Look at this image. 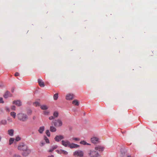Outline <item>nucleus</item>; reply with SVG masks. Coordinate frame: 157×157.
<instances>
[{"label": "nucleus", "mask_w": 157, "mask_h": 157, "mask_svg": "<svg viewBox=\"0 0 157 157\" xmlns=\"http://www.w3.org/2000/svg\"><path fill=\"white\" fill-rule=\"evenodd\" d=\"M17 117L18 119L22 122H25L28 119V116L25 113H19L17 114Z\"/></svg>", "instance_id": "1"}, {"label": "nucleus", "mask_w": 157, "mask_h": 157, "mask_svg": "<svg viewBox=\"0 0 157 157\" xmlns=\"http://www.w3.org/2000/svg\"><path fill=\"white\" fill-rule=\"evenodd\" d=\"M88 154L90 157H98L99 156L98 152L93 149L89 150Z\"/></svg>", "instance_id": "2"}, {"label": "nucleus", "mask_w": 157, "mask_h": 157, "mask_svg": "<svg viewBox=\"0 0 157 157\" xmlns=\"http://www.w3.org/2000/svg\"><path fill=\"white\" fill-rule=\"evenodd\" d=\"M51 124L56 127H60L62 125L63 122L60 119H58L52 121Z\"/></svg>", "instance_id": "3"}, {"label": "nucleus", "mask_w": 157, "mask_h": 157, "mask_svg": "<svg viewBox=\"0 0 157 157\" xmlns=\"http://www.w3.org/2000/svg\"><path fill=\"white\" fill-rule=\"evenodd\" d=\"M28 147L24 143H20L17 146V148L18 150L23 151L26 149Z\"/></svg>", "instance_id": "4"}, {"label": "nucleus", "mask_w": 157, "mask_h": 157, "mask_svg": "<svg viewBox=\"0 0 157 157\" xmlns=\"http://www.w3.org/2000/svg\"><path fill=\"white\" fill-rule=\"evenodd\" d=\"M74 155L78 156L79 157H84V153L81 151L78 150L74 152Z\"/></svg>", "instance_id": "5"}, {"label": "nucleus", "mask_w": 157, "mask_h": 157, "mask_svg": "<svg viewBox=\"0 0 157 157\" xmlns=\"http://www.w3.org/2000/svg\"><path fill=\"white\" fill-rule=\"evenodd\" d=\"M22 155L23 156H26L31 152V150L28 148V147L26 149L22 151Z\"/></svg>", "instance_id": "6"}, {"label": "nucleus", "mask_w": 157, "mask_h": 157, "mask_svg": "<svg viewBox=\"0 0 157 157\" xmlns=\"http://www.w3.org/2000/svg\"><path fill=\"white\" fill-rule=\"evenodd\" d=\"M70 143V142L67 140H62L61 141V144L65 147H69Z\"/></svg>", "instance_id": "7"}, {"label": "nucleus", "mask_w": 157, "mask_h": 157, "mask_svg": "<svg viewBox=\"0 0 157 157\" xmlns=\"http://www.w3.org/2000/svg\"><path fill=\"white\" fill-rule=\"evenodd\" d=\"M64 139V136L63 135H57L54 138L55 141L56 142H59L61 140Z\"/></svg>", "instance_id": "8"}, {"label": "nucleus", "mask_w": 157, "mask_h": 157, "mask_svg": "<svg viewBox=\"0 0 157 157\" xmlns=\"http://www.w3.org/2000/svg\"><path fill=\"white\" fill-rule=\"evenodd\" d=\"M74 98V95L72 94H67L66 96V98L67 100H71Z\"/></svg>", "instance_id": "9"}, {"label": "nucleus", "mask_w": 157, "mask_h": 157, "mask_svg": "<svg viewBox=\"0 0 157 157\" xmlns=\"http://www.w3.org/2000/svg\"><path fill=\"white\" fill-rule=\"evenodd\" d=\"M12 96V95L10 94V92L8 91H6L3 95V97L6 98L9 97H11Z\"/></svg>", "instance_id": "10"}, {"label": "nucleus", "mask_w": 157, "mask_h": 157, "mask_svg": "<svg viewBox=\"0 0 157 157\" xmlns=\"http://www.w3.org/2000/svg\"><path fill=\"white\" fill-rule=\"evenodd\" d=\"M79 147V146L78 144H74L73 143H70L69 147H70L71 148H76Z\"/></svg>", "instance_id": "11"}, {"label": "nucleus", "mask_w": 157, "mask_h": 157, "mask_svg": "<svg viewBox=\"0 0 157 157\" xmlns=\"http://www.w3.org/2000/svg\"><path fill=\"white\" fill-rule=\"evenodd\" d=\"M91 140L92 143L96 144L98 142V139L95 137H93L91 138Z\"/></svg>", "instance_id": "12"}, {"label": "nucleus", "mask_w": 157, "mask_h": 157, "mask_svg": "<svg viewBox=\"0 0 157 157\" xmlns=\"http://www.w3.org/2000/svg\"><path fill=\"white\" fill-rule=\"evenodd\" d=\"M104 150V148L100 146H98L95 147V150L99 151H102Z\"/></svg>", "instance_id": "13"}, {"label": "nucleus", "mask_w": 157, "mask_h": 157, "mask_svg": "<svg viewBox=\"0 0 157 157\" xmlns=\"http://www.w3.org/2000/svg\"><path fill=\"white\" fill-rule=\"evenodd\" d=\"M38 82L39 83V86L41 87H44V82L40 79H38Z\"/></svg>", "instance_id": "14"}, {"label": "nucleus", "mask_w": 157, "mask_h": 157, "mask_svg": "<svg viewBox=\"0 0 157 157\" xmlns=\"http://www.w3.org/2000/svg\"><path fill=\"white\" fill-rule=\"evenodd\" d=\"M13 103L15 104L16 105L18 106H20L21 105V103L19 100L14 101L13 102Z\"/></svg>", "instance_id": "15"}, {"label": "nucleus", "mask_w": 157, "mask_h": 157, "mask_svg": "<svg viewBox=\"0 0 157 157\" xmlns=\"http://www.w3.org/2000/svg\"><path fill=\"white\" fill-rule=\"evenodd\" d=\"M44 128H45L44 126H43L40 127L38 131L40 134H42L44 131Z\"/></svg>", "instance_id": "16"}, {"label": "nucleus", "mask_w": 157, "mask_h": 157, "mask_svg": "<svg viewBox=\"0 0 157 157\" xmlns=\"http://www.w3.org/2000/svg\"><path fill=\"white\" fill-rule=\"evenodd\" d=\"M72 104L75 106H78L79 105V102L77 100H74L72 102Z\"/></svg>", "instance_id": "17"}, {"label": "nucleus", "mask_w": 157, "mask_h": 157, "mask_svg": "<svg viewBox=\"0 0 157 157\" xmlns=\"http://www.w3.org/2000/svg\"><path fill=\"white\" fill-rule=\"evenodd\" d=\"M14 130L13 129H10L8 131V134L10 136H13V135Z\"/></svg>", "instance_id": "18"}, {"label": "nucleus", "mask_w": 157, "mask_h": 157, "mask_svg": "<svg viewBox=\"0 0 157 157\" xmlns=\"http://www.w3.org/2000/svg\"><path fill=\"white\" fill-rule=\"evenodd\" d=\"M50 130L52 132H55L56 131V129L55 127L52 126L50 127Z\"/></svg>", "instance_id": "19"}, {"label": "nucleus", "mask_w": 157, "mask_h": 157, "mask_svg": "<svg viewBox=\"0 0 157 157\" xmlns=\"http://www.w3.org/2000/svg\"><path fill=\"white\" fill-rule=\"evenodd\" d=\"M13 142H15V139L13 138H10L9 140V145H11Z\"/></svg>", "instance_id": "20"}, {"label": "nucleus", "mask_w": 157, "mask_h": 157, "mask_svg": "<svg viewBox=\"0 0 157 157\" xmlns=\"http://www.w3.org/2000/svg\"><path fill=\"white\" fill-rule=\"evenodd\" d=\"M57 147L58 146L57 145H55L52 146V148L49 150V151L50 152H52L54 150L57 148Z\"/></svg>", "instance_id": "21"}, {"label": "nucleus", "mask_w": 157, "mask_h": 157, "mask_svg": "<svg viewBox=\"0 0 157 157\" xmlns=\"http://www.w3.org/2000/svg\"><path fill=\"white\" fill-rule=\"evenodd\" d=\"M40 107L41 109L44 110H47L48 108L47 105H40Z\"/></svg>", "instance_id": "22"}, {"label": "nucleus", "mask_w": 157, "mask_h": 157, "mask_svg": "<svg viewBox=\"0 0 157 157\" xmlns=\"http://www.w3.org/2000/svg\"><path fill=\"white\" fill-rule=\"evenodd\" d=\"M59 116V113L57 111H55L53 113V116L55 118H56Z\"/></svg>", "instance_id": "23"}, {"label": "nucleus", "mask_w": 157, "mask_h": 157, "mask_svg": "<svg viewBox=\"0 0 157 157\" xmlns=\"http://www.w3.org/2000/svg\"><path fill=\"white\" fill-rule=\"evenodd\" d=\"M10 115L11 116L13 117V118L15 119L16 116V113L13 112H11L10 113Z\"/></svg>", "instance_id": "24"}, {"label": "nucleus", "mask_w": 157, "mask_h": 157, "mask_svg": "<svg viewBox=\"0 0 157 157\" xmlns=\"http://www.w3.org/2000/svg\"><path fill=\"white\" fill-rule=\"evenodd\" d=\"M80 143L81 144H83V145H90V144L88 143H87V142H86V141H85L84 140L81 141L80 142Z\"/></svg>", "instance_id": "25"}, {"label": "nucleus", "mask_w": 157, "mask_h": 157, "mask_svg": "<svg viewBox=\"0 0 157 157\" xmlns=\"http://www.w3.org/2000/svg\"><path fill=\"white\" fill-rule=\"evenodd\" d=\"M58 93L55 94L53 96V98L54 100H56L58 99Z\"/></svg>", "instance_id": "26"}, {"label": "nucleus", "mask_w": 157, "mask_h": 157, "mask_svg": "<svg viewBox=\"0 0 157 157\" xmlns=\"http://www.w3.org/2000/svg\"><path fill=\"white\" fill-rule=\"evenodd\" d=\"M61 154H63L64 155H66L68 154V152L67 151L63 150L61 149Z\"/></svg>", "instance_id": "27"}, {"label": "nucleus", "mask_w": 157, "mask_h": 157, "mask_svg": "<svg viewBox=\"0 0 157 157\" xmlns=\"http://www.w3.org/2000/svg\"><path fill=\"white\" fill-rule=\"evenodd\" d=\"M33 105L35 106H39L40 104L39 102L37 101H36L33 103Z\"/></svg>", "instance_id": "28"}, {"label": "nucleus", "mask_w": 157, "mask_h": 157, "mask_svg": "<svg viewBox=\"0 0 157 157\" xmlns=\"http://www.w3.org/2000/svg\"><path fill=\"white\" fill-rule=\"evenodd\" d=\"M1 123L3 125H6L7 124V121L6 120H2L1 122Z\"/></svg>", "instance_id": "29"}, {"label": "nucleus", "mask_w": 157, "mask_h": 157, "mask_svg": "<svg viewBox=\"0 0 157 157\" xmlns=\"http://www.w3.org/2000/svg\"><path fill=\"white\" fill-rule=\"evenodd\" d=\"M45 133L49 137L50 136V133L49 131L48 130H46Z\"/></svg>", "instance_id": "30"}, {"label": "nucleus", "mask_w": 157, "mask_h": 157, "mask_svg": "<svg viewBox=\"0 0 157 157\" xmlns=\"http://www.w3.org/2000/svg\"><path fill=\"white\" fill-rule=\"evenodd\" d=\"M21 140V138L18 136L16 137L15 139V141H19Z\"/></svg>", "instance_id": "31"}, {"label": "nucleus", "mask_w": 157, "mask_h": 157, "mask_svg": "<svg viewBox=\"0 0 157 157\" xmlns=\"http://www.w3.org/2000/svg\"><path fill=\"white\" fill-rule=\"evenodd\" d=\"M44 140H45V141H46V143H49V140L45 136L44 137Z\"/></svg>", "instance_id": "32"}, {"label": "nucleus", "mask_w": 157, "mask_h": 157, "mask_svg": "<svg viewBox=\"0 0 157 157\" xmlns=\"http://www.w3.org/2000/svg\"><path fill=\"white\" fill-rule=\"evenodd\" d=\"M44 114L45 115H48L49 113V112L47 111H45L44 112Z\"/></svg>", "instance_id": "33"}, {"label": "nucleus", "mask_w": 157, "mask_h": 157, "mask_svg": "<svg viewBox=\"0 0 157 157\" xmlns=\"http://www.w3.org/2000/svg\"><path fill=\"white\" fill-rule=\"evenodd\" d=\"M45 144V143L44 142L42 141L40 142V145L41 146H43Z\"/></svg>", "instance_id": "34"}, {"label": "nucleus", "mask_w": 157, "mask_h": 157, "mask_svg": "<svg viewBox=\"0 0 157 157\" xmlns=\"http://www.w3.org/2000/svg\"><path fill=\"white\" fill-rule=\"evenodd\" d=\"M7 120L9 122H12V119L10 117H8L7 118Z\"/></svg>", "instance_id": "35"}, {"label": "nucleus", "mask_w": 157, "mask_h": 157, "mask_svg": "<svg viewBox=\"0 0 157 157\" xmlns=\"http://www.w3.org/2000/svg\"><path fill=\"white\" fill-rule=\"evenodd\" d=\"M11 109L12 110H15V106H12L11 107Z\"/></svg>", "instance_id": "36"}, {"label": "nucleus", "mask_w": 157, "mask_h": 157, "mask_svg": "<svg viewBox=\"0 0 157 157\" xmlns=\"http://www.w3.org/2000/svg\"><path fill=\"white\" fill-rule=\"evenodd\" d=\"M72 139L76 141H78L80 140V139L77 138H73Z\"/></svg>", "instance_id": "37"}, {"label": "nucleus", "mask_w": 157, "mask_h": 157, "mask_svg": "<svg viewBox=\"0 0 157 157\" xmlns=\"http://www.w3.org/2000/svg\"><path fill=\"white\" fill-rule=\"evenodd\" d=\"M4 101L3 100V98H0V103H3Z\"/></svg>", "instance_id": "38"}, {"label": "nucleus", "mask_w": 157, "mask_h": 157, "mask_svg": "<svg viewBox=\"0 0 157 157\" xmlns=\"http://www.w3.org/2000/svg\"><path fill=\"white\" fill-rule=\"evenodd\" d=\"M54 119H55V118L54 117H53V116H51L49 117V119L50 120H52Z\"/></svg>", "instance_id": "39"}, {"label": "nucleus", "mask_w": 157, "mask_h": 157, "mask_svg": "<svg viewBox=\"0 0 157 157\" xmlns=\"http://www.w3.org/2000/svg\"><path fill=\"white\" fill-rule=\"evenodd\" d=\"M56 151L59 154H61V150H56Z\"/></svg>", "instance_id": "40"}, {"label": "nucleus", "mask_w": 157, "mask_h": 157, "mask_svg": "<svg viewBox=\"0 0 157 157\" xmlns=\"http://www.w3.org/2000/svg\"><path fill=\"white\" fill-rule=\"evenodd\" d=\"M19 73L18 72H16V73L15 74V75H15V76H19Z\"/></svg>", "instance_id": "41"}, {"label": "nucleus", "mask_w": 157, "mask_h": 157, "mask_svg": "<svg viewBox=\"0 0 157 157\" xmlns=\"http://www.w3.org/2000/svg\"><path fill=\"white\" fill-rule=\"evenodd\" d=\"M6 109L7 112H9L10 111V110L9 108L6 107Z\"/></svg>", "instance_id": "42"}, {"label": "nucleus", "mask_w": 157, "mask_h": 157, "mask_svg": "<svg viewBox=\"0 0 157 157\" xmlns=\"http://www.w3.org/2000/svg\"><path fill=\"white\" fill-rule=\"evenodd\" d=\"M13 157H21L19 155H14Z\"/></svg>", "instance_id": "43"}, {"label": "nucleus", "mask_w": 157, "mask_h": 157, "mask_svg": "<svg viewBox=\"0 0 157 157\" xmlns=\"http://www.w3.org/2000/svg\"><path fill=\"white\" fill-rule=\"evenodd\" d=\"M1 138H2V137H1L0 136V141H1Z\"/></svg>", "instance_id": "44"}, {"label": "nucleus", "mask_w": 157, "mask_h": 157, "mask_svg": "<svg viewBox=\"0 0 157 157\" xmlns=\"http://www.w3.org/2000/svg\"><path fill=\"white\" fill-rule=\"evenodd\" d=\"M53 157V155H52L51 156H48V157Z\"/></svg>", "instance_id": "45"}, {"label": "nucleus", "mask_w": 157, "mask_h": 157, "mask_svg": "<svg viewBox=\"0 0 157 157\" xmlns=\"http://www.w3.org/2000/svg\"><path fill=\"white\" fill-rule=\"evenodd\" d=\"M127 157H131V156L130 155H128Z\"/></svg>", "instance_id": "46"}, {"label": "nucleus", "mask_w": 157, "mask_h": 157, "mask_svg": "<svg viewBox=\"0 0 157 157\" xmlns=\"http://www.w3.org/2000/svg\"><path fill=\"white\" fill-rule=\"evenodd\" d=\"M11 91H12V92H13V90L12 89Z\"/></svg>", "instance_id": "47"}]
</instances>
